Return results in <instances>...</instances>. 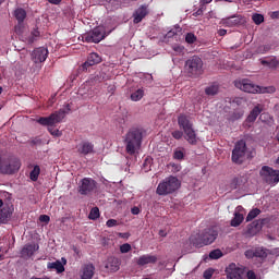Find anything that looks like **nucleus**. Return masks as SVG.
Wrapping results in <instances>:
<instances>
[{
  "label": "nucleus",
  "instance_id": "59",
  "mask_svg": "<svg viewBox=\"0 0 279 279\" xmlns=\"http://www.w3.org/2000/svg\"><path fill=\"white\" fill-rule=\"evenodd\" d=\"M202 14H204V10H203V9H198V10L194 13V16H202Z\"/></svg>",
  "mask_w": 279,
  "mask_h": 279
},
{
  "label": "nucleus",
  "instance_id": "8",
  "mask_svg": "<svg viewBox=\"0 0 279 279\" xmlns=\"http://www.w3.org/2000/svg\"><path fill=\"white\" fill-rule=\"evenodd\" d=\"M185 71L192 77H197L204 73V61L197 56H193L185 61Z\"/></svg>",
  "mask_w": 279,
  "mask_h": 279
},
{
  "label": "nucleus",
  "instance_id": "20",
  "mask_svg": "<svg viewBox=\"0 0 279 279\" xmlns=\"http://www.w3.org/2000/svg\"><path fill=\"white\" fill-rule=\"evenodd\" d=\"M147 14H149V10H148L147 4L141 5V7L135 11V13L133 14V16H134L133 22H134V23H141V21H143Z\"/></svg>",
  "mask_w": 279,
  "mask_h": 279
},
{
  "label": "nucleus",
  "instance_id": "55",
  "mask_svg": "<svg viewBox=\"0 0 279 279\" xmlns=\"http://www.w3.org/2000/svg\"><path fill=\"white\" fill-rule=\"evenodd\" d=\"M243 210H245V209L243 208V206H238V207L235 208V211H234V213H239L240 215H243Z\"/></svg>",
  "mask_w": 279,
  "mask_h": 279
},
{
  "label": "nucleus",
  "instance_id": "16",
  "mask_svg": "<svg viewBox=\"0 0 279 279\" xmlns=\"http://www.w3.org/2000/svg\"><path fill=\"white\" fill-rule=\"evenodd\" d=\"M260 230H263V220H255L247 225L245 234L246 236H256Z\"/></svg>",
  "mask_w": 279,
  "mask_h": 279
},
{
  "label": "nucleus",
  "instance_id": "41",
  "mask_svg": "<svg viewBox=\"0 0 279 279\" xmlns=\"http://www.w3.org/2000/svg\"><path fill=\"white\" fill-rule=\"evenodd\" d=\"M174 160H183L184 159V150L175 149L173 153Z\"/></svg>",
  "mask_w": 279,
  "mask_h": 279
},
{
  "label": "nucleus",
  "instance_id": "27",
  "mask_svg": "<svg viewBox=\"0 0 279 279\" xmlns=\"http://www.w3.org/2000/svg\"><path fill=\"white\" fill-rule=\"evenodd\" d=\"M244 219H245V216H243V214L234 213V217H233V219L231 220L230 226H231L232 228H239V226H240L241 223H243Z\"/></svg>",
  "mask_w": 279,
  "mask_h": 279
},
{
  "label": "nucleus",
  "instance_id": "46",
  "mask_svg": "<svg viewBox=\"0 0 279 279\" xmlns=\"http://www.w3.org/2000/svg\"><path fill=\"white\" fill-rule=\"evenodd\" d=\"M214 274H215V270L213 268H208L207 270L204 271L203 278L210 279L213 278Z\"/></svg>",
  "mask_w": 279,
  "mask_h": 279
},
{
  "label": "nucleus",
  "instance_id": "47",
  "mask_svg": "<svg viewBox=\"0 0 279 279\" xmlns=\"http://www.w3.org/2000/svg\"><path fill=\"white\" fill-rule=\"evenodd\" d=\"M269 49H271L270 45L259 46L257 49V53H267V51H269Z\"/></svg>",
  "mask_w": 279,
  "mask_h": 279
},
{
  "label": "nucleus",
  "instance_id": "19",
  "mask_svg": "<svg viewBox=\"0 0 279 279\" xmlns=\"http://www.w3.org/2000/svg\"><path fill=\"white\" fill-rule=\"evenodd\" d=\"M155 263H158V256L156 255H142L136 259V264L140 267H145V265H155Z\"/></svg>",
  "mask_w": 279,
  "mask_h": 279
},
{
  "label": "nucleus",
  "instance_id": "52",
  "mask_svg": "<svg viewBox=\"0 0 279 279\" xmlns=\"http://www.w3.org/2000/svg\"><path fill=\"white\" fill-rule=\"evenodd\" d=\"M50 220L51 218L48 215H41L39 217V221H41V223H49Z\"/></svg>",
  "mask_w": 279,
  "mask_h": 279
},
{
  "label": "nucleus",
  "instance_id": "60",
  "mask_svg": "<svg viewBox=\"0 0 279 279\" xmlns=\"http://www.w3.org/2000/svg\"><path fill=\"white\" fill-rule=\"evenodd\" d=\"M119 236H121V239H130V233H119Z\"/></svg>",
  "mask_w": 279,
  "mask_h": 279
},
{
  "label": "nucleus",
  "instance_id": "29",
  "mask_svg": "<svg viewBox=\"0 0 279 279\" xmlns=\"http://www.w3.org/2000/svg\"><path fill=\"white\" fill-rule=\"evenodd\" d=\"M14 16L17 21V23H23L25 19L27 17V12L23 8L15 9Z\"/></svg>",
  "mask_w": 279,
  "mask_h": 279
},
{
  "label": "nucleus",
  "instance_id": "40",
  "mask_svg": "<svg viewBox=\"0 0 279 279\" xmlns=\"http://www.w3.org/2000/svg\"><path fill=\"white\" fill-rule=\"evenodd\" d=\"M243 114H245V111L243 110L234 111L231 116V119L232 121H239V119H243Z\"/></svg>",
  "mask_w": 279,
  "mask_h": 279
},
{
  "label": "nucleus",
  "instance_id": "21",
  "mask_svg": "<svg viewBox=\"0 0 279 279\" xmlns=\"http://www.w3.org/2000/svg\"><path fill=\"white\" fill-rule=\"evenodd\" d=\"M12 213H14L13 207H3L0 209V223H8L12 219Z\"/></svg>",
  "mask_w": 279,
  "mask_h": 279
},
{
  "label": "nucleus",
  "instance_id": "35",
  "mask_svg": "<svg viewBox=\"0 0 279 279\" xmlns=\"http://www.w3.org/2000/svg\"><path fill=\"white\" fill-rule=\"evenodd\" d=\"M172 51H173V56H184V46L173 45Z\"/></svg>",
  "mask_w": 279,
  "mask_h": 279
},
{
  "label": "nucleus",
  "instance_id": "37",
  "mask_svg": "<svg viewBox=\"0 0 279 279\" xmlns=\"http://www.w3.org/2000/svg\"><path fill=\"white\" fill-rule=\"evenodd\" d=\"M223 256V253H221V250H214L209 253V258L211 260H218V258H221Z\"/></svg>",
  "mask_w": 279,
  "mask_h": 279
},
{
  "label": "nucleus",
  "instance_id": "64",
  "mask_svg": "<svg viewBox=\"0 0 279 279\" xmlns=\"http://www.w3.org/2000/svg\"><path fill=\"white\" fill-rule=\"evenodd\" d=\"M202 3H210L213 0H201Z\"/></svg>",
  "mask_w": 279,
  "mask_h": 279
},
{
  "label": "nucleus",
  "instance_id": "32",
  "mask_svg": "<svg viewBox=\"0 0 279 279\" xmlns=\"http://www.w3.org/2000/svg\"><path fill=\"white\" fill-rule=\"evenodd\" d=\"M38 175H40V166H34L33 170L29 173V178L33 182L38 181Z\"/></svg>",
  "mask_w": 279,
  "mask_h": 279
},
{
  "label": "nucleus",
  "instance_id": "38",
  "mask_svg": "<svg viewBox=\"0 0 279 279\" xmlns=\"http://www.w3.org/2000/svg\"><path fill=\"white\" fill-rule=\"evenodd\" d=\"M252 21L255 25H260L265 21V16L263 14L255 13L252 15Z\"/></svg>",
  "mask_w": 279,
  "mask_h": 279
},
{
  "label": "nucleus",
  "instance_id": "9",
  "mask_svg": "<svg viewBox=\"0 0 279 279\" xmlns=\"http://www.w3.org/2000/svg\"><path fill=\"white\" fill-rule=\"evenodd\" d=\"M259 175L266 184L276 185L279 182V170H274L269 166H263Z\"/></svg>",
  "mask_w": 279,
  "mask_h": 279
},
{
  "label": "nucleus",
  "instance_id": "22",
  "mask_svg": "<svg viewBox=\"0 0 279 279\" xmlns=\"http://www.w3.org/2000/svg\"><path fill=\"white\" fill-rule=\"evenodd\" d=\"M221 23L222 25H225V27H236V25H241V16L233 15V16L223 19Z\"/></svg>",
  "mask_w": 279,
  "mask_h": 279
},
{
  "label": "nucleus",
  "instance_id": "33",
  "mask_svg": "<svg viewBox=\"0 0 279 279\" xmlns=\"http://www.w3.org/2000/svg\"><path fill=\"white\" fill-rule=\"evenodd\" d=\"M262 64H266V66H269V69H277L278 68V59L272 58L270 60H263Z\"/></svg>",
  "mask_w": 279,
  "mask_h": 279
},
{
  "label": "nucleus",
  "instance_id": "13",
  "mask_svg": "<svg viewBox=\"0 0 279 279\" xmlns=\"http://www.w3.org/2000/svg\"><path fill=\"white\" fill-rule=\"evenodd\" d=\"M225 271L227 279H243V274H245V270L234 263L230 264Z\"/></svg>",
  "mask_w": 279,
  "mask_h": 279
},
{
  "label": "nucleus",
  "instance_id": "4",
  "mask_svg": "<svg viewBox=\"0 0 279 279\" xmlns=\"http://www.w3.org/2000/svg\"><path fill=\"white\" fill-rule=\"evenodd\" d=\"M218 234L219 233L215 229H206L202 234L191 235L190 242L195 247H204V245L215 243Z\"/></svg>",
  "mask_w": 279,
  "mask_h": 279
},
{
  "label": "nucleus",
  "instance_id": "25",
  "mask_svg": "<svg viewBox=\"0 0 279 279\" xmlns=\"http://www.w3.org/2000/svg\"><path fill=\"white\" fill-rule=\"evenodd\" d=\"M93 276H95V266L93 264L84 266L81 278L93 279Z\"/></svg>",
  "mask_w": 279,
  "mask_h": 279
},
{
  "label": "nucleus",
  "instance_id": "3",
  "mask_svg": "<svg viewBox=\"0 0 279 279\" xmlns=\"http://www.w3.org/2000/svg\"><path fill=\"white\" fill-rule=\"evenodd\" d=\"M178 124L181 130H183L184 138L190 143V145H197V133L193 128V122L189 117L182 114L178 118Z\"/></svg>",
  "mask_w": 279,
  "mask_h": 279
},
{
  "label": "nucleus",
  "instance_id": "53",
  "mask_svg": "<svg viewBox=\"0 0 279 279\" xmlns=\"http://www.w3.org/2000/svg\"><path fill=\"white\" fill-rule=\"evenodd\" d=\"M247 279H256V274L253 270L247 271L246 274Z\"/></svg>",
  "mask_w": 279,
  "mask_h": 279
},
{
  "label": "nucleus",
  "instance_id": "58",
  "mask_svg": "<svg viewBox=\"0 0 279 279\" xmlns=\"http://www.w3.org/2000/svg\"><path fill=\"white\" fill-rule=\"evenodd\" d=\"M219 36H226L228 34V31L221 28L218 31Z\"/></svg>",
  "mask_w": 279,
  "mask_h": 279
},
{
  "label": "nucleus",
  "instance_id": "7",
  "mask_svg": "<svg viewBox=\"0 0 279 279\" xmlns=\"http://www.w3.org/2000/svg\"><path fill=\"white\" fill-rule=\"evenodd\" d=\"M21 169V159L16 157H8L0 160V173L12 175Z\"/></svg>",
  "mask_w": 279,
  "mask_h": 279
},
{
  "label": "nucleus",
  "instance_id": "34",
  "mask_svg": "<svg viewBox=\"0 0 279 279\" xmlns=\"http://www.w3.org/2000/svg\"><path fill=\"white\" fill-rule=\"evenodd\" d=\"M258 215H260V209H258V208L252 209V210L247 214V216H246V221H247V222H248V221H253V219H256V217H257Z\"/></svg>",
  "mask_w": 279,
  "mask_h": 279
},
{
  "label": "nucleus",
  "instance_id": "28",
  "mask_svg": "<svg viewBox=\"0 0 279 279\" xmlns=\"http://www.w3.org/2000/svg\"><path fill=\"white\" fill-rule=\"evenodd\" d=\"M242 184H245V178L243 177H235L231 180L229 186L231 191L236 190L239 186H241Z\"/></svg>",
  "mask_w": 279,
  "mask_h": 279
},
{
  "label": "nucleus",
  "instance_id": "63",
  "mask_svg": "<svg viewBox=\"0 0 279 279\" xmlns=\"http://www.w3.org/2000/svg\"><path fill=\"white\" fill-rule=\"evenodd\" d=\"M40 143H41L40 140H34V141H33V144H34V145H40Z\"/></svg>",
  "mask_w": 279,
  "mask_h": 279
},
{
  "label": "nucleus",
  "instance_id": "12",
  "mask_svg": "<svg viewBox=\"0 0 279 279\" xmlns=\"http://www.w3.org/2000/svg\"><path fill=\"white\" fill-rule=\"evenodd\" d=\"M95 189H97V182L90 178H84L78 186V193L81 195H88V193H93Z\"/></svg>",
  "mask_w": 279,
  "mask_h": 279
},
{
  "label": "nucleus",
  "instance_id": "42",
  "mask_svg": "<svg viewBox=\"0 0 279 279\" xmlns=\"http://www.w3.org/2000/svg\"><path fill=\"white\" fill-rule=\"evenodd\" d=\"M195 40H197V37H195V34H193V33L186 34L185 43H187L189 45H193V43H195Z\"/></svg>",
  "mask_w": 279,
  "mask_h": 279
},
{
  "label": "nucleus",
  "instance_id": "45",
  "mask_svg": "<svg viewBox=\"0 0 279 279\" xmlns=\"http://www.w3.org/2000/svg\"><path fill=\"white\" fill-rule=\"evenodd\" d=\"M144 171L147 173V171H151V158H146L144 163Z\"/></svg>",
  "mask_w": 279,
  "mask_h": 279
},
{
  "label": "nucleus",
  "instance_id": "50",
  "mask_svg": "<svg viewBox=\"0 0 279 279\" xmlns=\"http://www.w3.org/2000/svg\"><path fill=\"white\" fill-rule=\"evenodd\" d=\"M172 136L175 138V141H180V138H182V136H184V132L174 131V132H172Z\"/></svg>",
  "mask_w": 279,
  "mask_h": 279
},
{
  "label": "nucleus",
  "instance_id": "39",
  "mask_svg": "<svg viewBox=\"0 0 279 279\" xmlns=\"http://www.w3.org/2000/svg\"><path fill=\"white\" fill-rule=\"evenodd\" d=\"M88 218L92 219V221L99 219V208L98 207L92 208V210L89 211Z\"/></svg>",
  "mask_w": 279,
  "mask_h": 279
},
{
  "label": "nucleus",
  "instance_id": "26",
  "mask_svg": "<svg viewBox=\"0 0 279 279\" xmlns=\"http://www.w3.org/2000/svg\"><path fill=\"white\" fill-rule=\"evenodd\" d=\"M48 269H56L57 274L64 271V265L60 260L51 262L47 264Z\"/></svg>",
  "mask_w": 279,
  "mask_h": 279
},
{
  "label": "nucleus",
  "instance_id": "1",
  "mask_svg": "<svg viewBox=\"0 0 279 279\" xmlns=\"http://www.w3.org/2000/svg\"><path fill=\"white\" fill-rule=\"evenodd\" d=\"M143 136H145V130L143 128L133 126L124 135L125 151L130 156L138 154L141 146L143 145Z\"/></svg>",
  "mask_w": 279,
  "mask_h": 279
},
{
  "label": "nucleus",
  "instance_id": "44",
  "mask_svg": "<svg viewBox=\"0 0 279 279\" xmlns=\"http://www.w3.org/2000/svg\"><path fill=\"white\" fill-rule=\"evenodd\" d=\"M38 36H40V32H38V29H34L28 37V43L32 45V43H34Z\"/></svg>",
  "mask_w": 279,
  "mask_h": 279
},
{
  "label": "nucleus",
  "instance_id": "48",
  "mask_svg": "<svg viewBox=\"0 0 279 279\" xmlns=\"http://www.w3.org/2000/svg\"><path fill=\"white\" fill-rule=\"evenodd\" d=\"M244 254L247 258H256V248L255 250H247V251H245Z\"/></svg>",
  "mask_w": 279,
  "mask_h": 279
},
{
  "label": "nucleus",
  "instance_id": "14",
  "mask_svg": "<svg viewBox=\"0 0 279 279\" xmlns=\"http://www.w3.org/2000/svg\"><path fill=\"white\" fill-rule=\"evenodd\" d=\"M48 56L49 50L45 47H39L32 52V60L35 62V64H38L40 62H45Z\"/></svg>",
  "mask_w": 279,
  "mask_h": 279
},
{
  "label": "nucleus",
  "instance_id": "11",
  "mask_svg": "<svg viewBox=\"0 0 279 279\" xmlns=\"http://www.w3.org/2000/svg\"><path fill=\"white\" fill-rule=\"evenodd\" d=\"M85 43H101L106 38V31L98 26L83 36Z\"/></svg>",
  "mask_w": 279,
  "mask_h": 279
},
{
  "label": "nucleus",
  "instance_id": "23",
  "mask_svg": "<svg viewBox=\"0 0 279 279\" xmlns=\"http://www.w3.org/2000/svg\"><path fill=\"white\" fill-rule=\"evenodd\" d=\"M263 112V106L257 105L255 106L252 111L250 112L248 117L246 118L247 123H254L256 119H258V116Z\"/></svg>",
  "mask_w": 279,
  "mask_h": 279
},
{
  "label": "nucleus",
  "instance_id": "17",
  "mask_svg": "<svg viewBox=\"0 0 279 279\" xmlns=\"http://www.w3.org/2000/svg\"><path fill=\"white\" fill-rule=\"evenodd\" d=\"M76 149L81 156H88V154L95 153V145H93L90 142H81L78 145H76Z\"/></svg>",
  "mask_w": 279,
  "mask_h": 279
},
{
  "label": "nucleus",
  "instance_id": "43",
  "mask_svg": "<svg viewBox=\"0 0 279 279\" xmlns=\"http://www.w3.org/2000/svg\"><path fill=\"white\" fill-rule=\"evenodd\" d=\"M121 254H128V252H132V245L130 243H124L120 246Z\"/></svg>",
  "mask_w": 279,
  "mask_h": 279
},
{
  "label": "nucleus",
  "instance_id": "15",
  "mask_svg": "<svg viewBox=\"0 0 279 279\" xmlns=\"http://www.w3.org/2000/svg\"><path fill=\"white\" fill-rule=\"evenodd\" d=\"M38 250H40V246L36 243L26 244L21 251V257L27 260L28 258H32Z\"/></svg>",
  "mask_w": 279,
  "mask_h": 279
},
{
  "label": "nucleus",
  "instance_id": "61",
  "mask_svg": "<svg viewBox=\"0 0 279 279\" xmlns=\"http://www.w3.org/2000/svg\"><path fill=\"white\" fill-rule=\"evenodd\" d=\"M178 33H175L174 31H170L168 32L167 36L168 38H171L172 36H175Z\"/></svg>",
  "mask_w": 279,
  "mask_h": 279
},
{
  "label": "nucleus",
  "instance_id": "56",
  "mask_svg": "<svg viewBox=\"0 0 279 279\" xmlns=\"http://www.w3.org/2000/svg\"><path fill=\"white\" fill-rule=\"evenodd\" d=\"M268 253L272 254L274 256H279V248H274L272 251H270Z\"/></svg>",
  "mask_w": 279,
  "mask_h": 279
},
{
  "label": "nucleus",
  "instance_id": "36",
  "mask_svg": "<svg viewBox=\"0 0 279 279\" xmlns=\"http://www.w3.org/2000/svg\"><path fill=\"white\" fill-rule=\"evenodd\" d=\"M206 95L215 96L217 93H219V86L218 85H211L205 89Z\"/></svg>",
  "mask_w": 279,
  "mask_h": 279
},
{
  "label": "nucleus",
  "instance_id": "10",
  "mask_svg": "<svg viewBox=\"0 0 279 279\" xmlns=\"http://www.w3.org/2000/svg\"><path fill=\"white\" fill-rule=\"evenodd\" d=\"M247 151V144H245V141L241 140L239 141L233 150H232V156L231 160L235 165H242V162L245 160V154Z\"/></svg>",
  "mask_w": 279,
  "mask_h": 279
},
{
  "label": "nucleus",
  "instance_id": "49",
  "mask_svg": "<svg viewBox=\"0 0 279 279\" xmlns=\"http://www.w3.org/2000/svg\"><path fill=\"white\" fill-rule=\"evenodd\" d=\"M48 131L52 136H62V132L60 130H53L52 126H48Z\"/></svg>",
  "mask_w": 279,
  "mask_h": 279
},
{
  "label": "nucleus",
  "instance_id": "6",
  "mask_svg": "<svg viewBox=\"0 0 279 279\" xmlns=\"http://www.w3.org/2000/svg\"><path fill=\"white\" fill-rule=\"evenodd\" d=\"M180 185L178 178L168 177L158 184L156 193L157 195H171V193H175L180 189Z\"/></svg>",
  "mask_w": 279,
  "mask_h": 279
},
{
  "label": "nucleus",
  "instance_id": "5",
  "mask_svg": "<svg viewBox=\"0 0 279 279\" xmlns=\"http://www.w3.org/2000/svg\"><path fill=\"white\" fill-rule=\"evenodd\" d=\"M69 110H71V108L69 105H66V109H59L58 111L51 113L49 117H41L37 120V123L47 128H53V125H57V123H62L63 119L69 113Z\"/></svg>",
  "mask_w": 279,
  "mask_h": 279
},
{
  "label": "nucleus",
  "instance_id": "57",
  "mask_svg": "<svg viewBox=\"0 0 279 279\" xmlns=\"http://www.w3.org/2000/svg\"><path fill=\"white\" fill-rule=\"evenodd\" d=\"M49 3H52V5H59V3H62V0H48Z\"/></svg>",
  "mask_w": 279,
  "mask_h": 279
},
{
  "label": "nucleus",
  "instance_id": "31",
  "mask_svg": "<svg viewBox=\"0 0 279 279\" xmlns=\"http://www.w3.org/2000/svg\"><path fill=\"white\" fill-rule=\"evenodd\" d=\"M269 255V250L264 247L255 248V258H267Z\"/></svg>",
  "mask_w": 279,
  "mask_h": 279
},
{
  "label": "nucleus",
  "instance_id": "54",
  "mask_svg": "<svg viewBox=\"0 0 279 279\" xmlns=\"http://www.w3.org/2000/svg\"><path fill=\"white\" fill-rule=\"evenodd\" d=\"M131 213H132V215H140L141 209H140L138 207H133V208L131 209Z\"/></svg>",
  "mask_w": 279,
  "mask_h": 279
},
{
  "label": "nucleus",
  "instance_id": "62",
  "mask_svg": "<svg viewBox=\"0 0 279 279\" xmlns=\"http://www.w3.org/2000/svg\"><path fill=\"white\" fill-rule=\"evenodd\" d=\"M159 235H161V236H167V232H165V230H160V231H159Z\"/></svg>",
  "mask_w": 279,
  "mask_h": 279
},
{
  "label": "nucleus",
  "instance_id": "2",
  "mask_svg": "<svg viewBox=\"0 0 279 279\" xmlns=\"http://www.w3.org/2000/svg\"><path fill=\"white\" fill-rule=\"evenodd\" d=\"M235 87L239 88L240 90H243L244 93H252L253 95L256 94H268V95H274L276 93V87L274 86H268V87H263L254 84L252 81L247 78H243L241 81L235 82Z\"/></svg>",
  "mask_w": 279,
  "mask_h": 279
},
{
  "label": "nucleus",
  "instance_id": "30",
  "mask_svg": "<svg viewBox=\"0 0 279 279\" xmlns=\"http://www.w3.org/2000/svg\"><path fill=\"white\" fill-rule=\"evenodd\" d=\"M145 97V89L138 88L137 90L133 92L131 94V100L132 101H141Z\"/></svg>",
  "mask_w": 279,
  "mask_h": 279
},
{
  "label": "nucleus",
  "instance_id": "24",
  "mask_svg": "<svg viewBox=\"0 0 279 279\" xmlns=\"http://www.w3.org/2000/svg\"><path fill=\"white\" fill-rule=\"evenodd\" d=\"M119 267H121V262L117 257H109L106 264V269L109 271H119Z\"/></svg>",
  "mask_w": 279,
  "mask_h": 279
},
{
  "label": "nucleus",
  "instance_id": "18",
  "mask_svg": "<svg viewBox=\"0 0 279 279\" xmlns=\"http://www.w3.org/2000/svg\"><path fill=\"white\" fill-rule=\"evenodd\" d=\"M99 62H101V57L97 52H92L83 63L82 69L83 71H88L90 66H95V64H99Z\"/></svg>",
  "mask_w": 279,
  "mask_h": 279
},
{
  "label": "nucleus",
  "instance_id": "51",
  "mask_svg": "<svg viewBox=\"0 0 279 279\" xmlns=\"http://www.w3.org/2000/svg\"><path fill=\"white\" fill-rule=\"evenodd\" d=\"M107 228H114V226H118V221L116 219H109L106 222Z\"/></svg>",
  "mask_w": 279,
  "mask_h": 279
}]
</instances>
